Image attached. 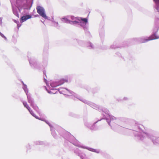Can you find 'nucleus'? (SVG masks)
<instances>
[{
	"label": "nucleus",
	"mask_w": 159,
	"mask_h": 159,
	"mask_svg": "<svg viewBox=\"0 0 159 159\" xmlns=\"http://www.w3.org/2000/svg\"><path fill=\"white\" fill-rule=\"evenodd\" d=\"M43 23V21H41Z\"/></svg>",
	"instance_id": "nucleus-21"
},
{
	"label": "nucleus",
	"mask_w": 159,
	"mask_h": 159,
	"mask_svg": "<svg viewBox=\"0 0 159 159\" xmlns=\"http://www.w3.org/2000/svg\"><path fill=\"white\" fill-rule=\"evenodd\" d=\"M11 2L12 3V2L14 1V0H10Z\"/></svg>",
	"instance_id": "nucleus-19"
},
{
	"label": "nucleus",
	"mask_w": 159,
	"mask_h": 159,
	"mask_svg": "<svg viewBox=\"0 0 159 159\" xmlns=\"http://www.w3.org/2000/svg\"><path fill=\"white\" fill-rule=\"evenodd\" d=\"M155 25L157 27V28H158L159 26V19L158 18H156L155 21Z\"/></svg>",
	"instance_id": "nucleus-11"
},
{
	"label": "nucleus",
	"mask_w": 159,
	"mask_h": 159,
	"mask_svg": "<svg viewBox=\"0 0 159 159\" xmlns=\"http://www.w3.org/2000/svg\"><path fill=\"white\" fill-rule=\"evenodd\" d=\"M28 102L29 103H30L31 104V106H32V105H33V101L32 100H30V99H29L28 100Z\"/></svg>",
	"instance_id": "nucleus-15"
},
{
	"label": "nucleus",
	"mask_w": 159,
	"mask_h": 159,
	"mask_svg": "<svg viewBox=\"0 0 159 159\" xmlns=\"http://www.w3.org/2000/svg\"><path fill=\"white\" fill-rule=\"evenodd\" d=\"M154 2L155 5L154 8L158 11H159V0H153Z\"/></svg>",
	"instance_id": "nucleus-8"
},
{
	"label": "nucleus",
	"mask_w": 159,
	"mask_h": 159,
	"mask_svg": "<svg viewBox=\"0 0 159 159\" xmlns=\"http://www.w3.org/2000/svg\"><path fill=\"white\" fill-rule=\"evenodd\" d=\"M142 40H155L159 39V35L156 33L151 35L149 37H146L142 39Z\"/></svg>",
	"instance_id": "nucleus-3"
},
{
	"label": "nucleus",
	"mask_w": 159,
	"mask_h": 159,
	"mask_svg": "<svg viewBox=\"0 0 159 159\" xmlns=\"http://www.w3.org/2000/svg\"><path fill=\"white\" fill-rule=\"evenodd\" d=\"M31 16L30 15H26V16H23L21 17L20 21L22 23L26 21L28 19L31 18Z\"/></svg>",
	"instance_id": "nucleus-6"
},
{
	"label": "nucleus",
	"mask_w": 159,
	"mask_h": 159,
	"mask_svg": "<svg viewBox=\"0 0 159 159\" xmlns=\"http://www.w3.org/2000/svg\"><path fill=\"white\" fill-rule=\"evenodd\" d=\"M67 17H68V18H69V19H70L71 20H77L78 18V17H75L73 16H67Z\"/></svg>",
	"instance_id": "nucleus-12"
},
{
	"label": "nucleus",
	"mask_w": 159,
	"mask_h": 159,
	"mask_svg": "<svg viewBox=\"0 0 159 159\" xmlns=\"http://www.w3.org/2000/svg\"><path fill=\"white\" fill-rule=\"evenodd\" d=\"M17 27L18 29H19L20 27L21 26V24H19V23H17Z\"/></svg>",
	"instance_id": "nucleus-17"
},
{
	"label": "nucleus",
	"mask_w": 159,
	"mask_h": 159,
	"mask_svg": "<svg viewBox=\"0 0 159 159\" xmlns=\"http://www.w3.org/2000/svg\"><path fill=\"white\" fill-rule=\"evenodd\" d=\"M69 18L67 17V16L66 17H64L61 18V20L62 22L66 23H70V20H69Z\"/></svg>",
	"instance_id": "nucleus-9"
},
{
	"label": "nucleus",
	"mask_w": 159,
	"mask_h": 159,
	"mask_svg": "<svg viewBox=\"0 0 159 159\" xmlns=\"http://www.w3.org/2000/svg\"><path fill=\"white\" fill-rule=\"evenodd\" d=\"M39 15H37L36 16H38Z\"/></svg>",
	"instance_id": "nucleus-20"
},
{
	"label": "nucleus",
	"mask_w": 159,
	"mask_h": 159,
	"mask_svg": "<svg viewBox=\"0 0 159 159\" xmlns=\"http://www.w3.org/2000/svg\"><path fill=\"white\" fill-rule=\"evenodd\" d=\"M12 9L14 14L17 17H19V14L18 13L17 9L16 8H14L12 7Z\"/></svg>",
	"instance_id": "nucleus-10"
},
{
	"label": "nucleus",
	"mask_w": 159,
	"mask_h": 159,
	"mask_svg": "<svg viewBox=\"0 0 159 159\" xmlns=\"http://www.w3.org/2000/svg\"><path fill=\"white\" fill-rule=\"evenodd\" d=\"M53 22L54 24V25L55 26L57 27L58 26V23L57 22H56L54 21H52Z\"/></svg>",
	"instance_id": "nucleus-13"
},
{
	"label": "nucleus",
	"mask_w": 159,
	"mask_h": 159,
	"mask_svg": "<svg viewBox=\"0 0 159 159\" xmlns=\"http://www.w3.org/2000/svg\"><path fill=\"white\" fill-rule=\"evenodd\" d=\"M79 25L82 26L84 30H87L89 28L87 19L86 18H81Z\"/></svg>",
	"instance_id": "nucleus-1"
},
{
	"label": "nucleus",
	"mask_w": 159,
	"mask_h": 159,
	"mask_svg": "<svg viewBox=\"0 0 159 159\" xmlns=\"http://www.w3.org/2000/svg\"><path fill=\"white\" fill-rule=\"evenodd\" d=\"M23 104L24 106L28 109V110L29 111L30 113L34 117L36 118L37 119H38L39 120H42L39 117L35 115L33 112L31 110L30 108L29 107L28 105L27 104V103L25 102H23Z\"/></svg>",
	"instance_id": "nucleus-5"
},
{
	"label": "nucleus",
	"mask_w": 159,
	"mask_h": 159,
	"mask_svg": "<svg viewBox=\"0 0 159 159\" xmlns=\"http://www.w3.org/2000/svg\"><path fill=\"white\" fill-rule=\"evenodd\" d=\"M0 36L1 37H2V38H3L5 39H7V38L6 37H5L4 36V35L3 34H2V33H0Z\"/></svg>",
	"instance_id": "nucleus-14"
},
{
	"label": "nucleus",
	"mask_w": 159,
	"mask_h": 159,
	"mask_svg": "<svg viewBox=\"0 0 159 159\" xmlns=\"http://www.w3.org/2000/svg\"><path fill=\"white\" fill-rule=\"evenodd\" d=\"M80 19L81 18L78 17V18L77 20L73 21L70 20V24L74 25H79Z\"/></svg>",
	"instance_id": "nucleus-7"
},
{
	"label": "nucleus",
	"mask_w": 159,
	"mask_h": 159,
	"mask_svg": "<svg viewBox=\"0 0 159 159\" xmlns=\"http://www.w3.org/2000/svg\"><path fill=\"white\" fill-rule=\"evenodd\" d=\"M14 22L15 23H16L17 24V23H19V21H18L16 20H14Z\"/></svg>",
	"instance_id": "nucleus-18"
},
{
	"label": "nucleus",
	"mask_w": 159,
	"mask_h": 159,
	"mask_svg": "<svg viewBox=\"0 0 159 159\" xmlns=\"http://www.w3.org/2000/svg\"><path fill=\"white\" fill-rule=\"evenodd\" d=\"M36 9L37 12L41 16L45 19H48V17L45 13V10L43 7L38 6L37 7Z\"/></svg>",
	"instance_id": "nucleus-2"
},
{
	"label": "nucleus",
	"mask_w": 159,
	"mask_h": 159,
	"mask_svg": "<svg viewBox=\"0 0 159 159\" xmlns=\"http://www.w3.org/2000/svg\"><path fill=\"white\" fill-rule=\"evenodd\" d=\"M2 17H1L0 18V25H1L2 24Z\"/></svg>",
	"instance_id": "nucleus-16"
},
{
	"label": "nucleus",
	"mask_w": 159,
	"mask_h": 159,
	"mask_svg": "<svg viewBox=\"0 0 159 159\" xmlns=\"http://www.w3.org/2000/svg\"><path fill=\"white\" fill-rule=\"evenodd\" d=\"M67 80H61V82H53L51 84V86L52 87H56L58 86L61 85L63 84L65 82H67Z\"/></svg>",
	"instance_id": "nucleus-4"
}]
</instances>
